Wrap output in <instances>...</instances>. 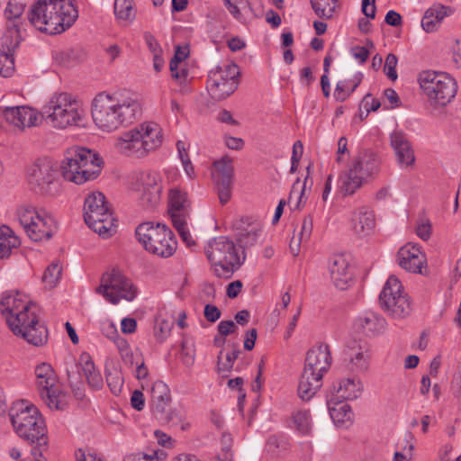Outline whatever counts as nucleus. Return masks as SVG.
<instances>
[{
  "label": "nucleus",
  "mask_w": 461,
  "mask_h": 461,
  "mask_svg": "<svg viewBox=\"0 0 461 461\" xmlns=\"http://www.w3.org/2000/svg\"><path fill=\"white\" fill-rule=\"evenodd\" d=\"M217 330L221 336L226 337L234 333L238 330V327L232 321H221L219 322Z\"/></svg>",
  "instance_id": "obj_55"
},
{
  "label": "nucleus",
  "mask_w": 461,
  "mask_h": 461,
  "mask_svg": "<svg viewBox=\"0 0 461 461\" xmlns=\"http://www.w3.org/2000/svg\"><path fill=\"white\" fill-rule=\"evenodd\" d=\"M240 354V350L239 349L238 346H236V348H234L232 351L226 353L225 360H222V358H221L222 350H221V352L218 356V363H217L218 372L219 373L230 372L233 367L234 361L238 358Z\"/></svg>",
  "instance_id": "obj_44"
},
{
  "label": "nucleus",
  "mask_w": 461,
  "mask_h": 461,
  "mask_svg": "<svg viewBox=\"0 0 461 461\" xmlns=\"http://www.w3.org/2000/svg\"><path fill=\"white\" fill-rule=\"evenodd\" d=\"M168 213L172 222L190 219V201L187 194L180 188H172L168 192Z\"/></svg>",
  "instance_id": "obj_24"
},
{
  "label": "nucleus",
  "mask_w": 461,
  "mask_h": 461,
  "mask_svg": "<svg viewBox=\"0 0 461 461\" xmlns=\"http://www.w3.org/2000/svg\"><path fill=\"white\" fill-rule=\"evenodd\" d=\"M390 144L394 150L396 160L402 168H407L414 165V150L403 131H393L390 134Z\"/></svg>",
  "instance_id": "obj_23"
},
{
  "label": "nucleus",
  "mask_w": 461,
  "mask_h": 461,
  "mask_svg": "<svg viewBox=\"0 0 461 461\" xmlns=\"http://www.w3.org/2000/svg\"><path fill=\"white\" fill-rule=\"evenodd\" d=\"M78 363L71 362L69 365L67 363V376L68 380L69 381L70 384L73 383H76L79 381L80 379V374L78 372Z\"/></svg>",
  "instance_id": "obj_60"
},
{
  "label": "nucleus",
  "mask_w": 461,
  "mask_h": 461,
  "mask_svg": "<svg viewBox=\"0 0 461 461\" xmlns=\"http://www.w3.org/2000/svg\"><path fill=\"white\" fill-rule=\"evenodd\" d=\"M369 346L362 340H349L343 350L344 361L354 373H364L368 369Z\"/></svg>",
  "instance_id": "obj_21"
},
{
  "label": "nucleus",
  "mask_w": 461,
  "mask_h": 461,
  "mask_svg": "<svg viewBox=\"0 0 461 461\" xmlns=\"http://www.w3.org/2000/svg\"><path fill=\"white\" fill-rule=\"evenodd\" d=\"M158 452L152 451L150 454L146 453H135L131 455H128L124 457L123 461H158L159 456H158Z\"/></svg>",
  "instance_id": "obj_52"
},
{
  "label": "nucleus",
  "mask_w": 461,
  "mask_h": 461,
  "mask_svg": "<svg viewBox=\"0 0 461 461\" xmlns=\"http://www.w3.org/2000/svg\"><path fill=\"white\" fill-rule=\"evenodd\" d=\"M311 167H312V164H309V166L306 168L307 176H305V178L303 180V186H302L301 190H299L297 188V185H299V182H300L299 179H297L295 181V183L293 185L292 191H291L290 195H289V202L292 201V198H293L294 195H297L298 196V202H297V203L295 205L296 209H299L302 204H304L306 203V200H307V197L305 195L306 190L307 189L311 190V188H312V186L313 185V181L310 177Z\"/></svg>",
  "instance_id": "obj_38"
},
{
  "label": "nucleus",
  "mask_w": 461,
  "mask_h": 461,
  "mask_svg": "<svg viewBox=\"0 0 461 461\" xmlns=\"http://www.w3.org/2000/svg\"><path fill=\"white\" fill-rule=\"evenodd\" d=\"M141 115V105L133 95L99 93L92 102V117L102 131L111 132L128 126Z\"/></svg>",
  "instance_id": "obj_2"
},
{
  "label": "nucleus",
  "mask_w": 461,
  "mask_h": 461,
  "mask_svg": "<svg viewBox=\"0 0 461 461\" xmlns=\"http://www.w3.org/2000/svg\"><path fill=\"white\" fill-rule=\"evenodd\" d=\"M185 416V415L183 411L174 409L167 413V420L171 426L177 427L181 421H184Z\"/></svg>",
  "instance_id": "obj_61"
},
{
  "label": "nucleus",
  "mask_w": 461,
  "mask_h": 461,
  "mask_svg": "<svg viewBox=\"0 0 461 461\" xmlns=\"http://www.w3.org/2000/svg\"><path fill=\"white\" fill-rule=\"evenodd\" d=\"M161 193L142 191L140 202L147 208H154L159 203Z\"/></svg>",
  "instance_id": "obj_49"
},
{
  "label": "nucleus",
  "mask_w": 461,
  "mask_h": 461,
  "mask_svg": "<svg viewBox=\"0 0 461 461\" xmlns=\"http://www.w3.org/2000/svg\"><path fill=\"white\" fill-rule=\"evenodd\" d=\"M0 312L16 336L30 344L41 346L47 341L48 331L39 321V308L18 291L5 292L0 300Z\"/></svg>",
  "instance_id": "obj_1"
},
{
  "label": "nucleus",
  "mask_w": 461,
  "mask_h": 461,
  "mask_svg": "<svg viewBox=\"0 0 461 461\" xmlns=\"http://www.w3.org/2000/svg\"><path fill=\"white\" fill-rule=\"evenodd\" d=\"M418 80L420 88L432 105L446 106L456 94V82L447 73L422 71L420 73Z\"/></svg>",
  "instance_id": "obj_13"
},
{
  "label": "nucleus",
  "mask_w": 461,
  "mask_h": 461,
  "mask_svg": "<svg viewBox=\"0 0 461 461\" xmlns=\"http://www.w3.org/2000/svg\"><path fill=\"white\" fill-rule=\"evenodd\" d=\"M144 39L149 51L152 53V56L163 54V50L159 43L151 33L146 32L144 34Z\"/></svg>",
  "instance_id": "obj_53"
},
{
  "label": "nucleus",
  "mask_w": 461,
  "mask_h": 461,
  "mask_svg": "<svg viewBox=\"0 0 461 461\" xmlns=\"http://www.w3.org/2000/svg\"><path fill=\"white\" fill-rule=\"evenodd\" d=\"M41 116L52 127L66 129L79 125L84 116V110L72 95L66 92L55 93L43 105Z\"/></svg>",
  "instance_id": "obj_8"
},
{
  "label": "nucleus",
  "mask_w": 461,
  "mask_h": 461,
  "mask_svg": "<svg viewBox=\"0 0 461 461\" xmlns=\"http://www.w3.org/2000/svg\"><path fill=\"white\" fill-rule=\"evenodd\" d=\"M221 448L212 461H232L233 454L231 452L232 438L230 434L223 433L221 438Z\"/></svg>",
  "instance_id": "obj_45"
},
{
  "label": "nucleus",
  "mask_w": 461,
  "mask_h": 461,
  "mask_svg": "<svg viewBox=\"0 0 461 461\" xmlns=\"http://www.w3.org/2000/svg\"><path fill=\"white\" fill-rule=\"evenodd\" d=\"M385 320L373 312H366L358 316L354 321V329L357 332L366 336H375L381 333L385 327Z\"/></svg>",
  "instance_id": "obj_29"
},
{
  "label": "nucleus",
  "mask_w": 461,
  "mask_h": 461,
  "mask_svg": "<svg viewBox=\"0 0 461 461\" xmlns=\"http://www.w3.org/2000/svg\"><path fill=\"white\" fill-rule=\"evenodd\" d=\"M329 269L334 285L340 290L347 289L348 283L353 279V273L347 257L342 254L334 255L330 259Z\"/></svg>",
  "instance_id": "obj_25"
},
{
  "label": "nucleus",
  "mask_w": 461,
  "mask_h": 461,
  "mask_svg": "<svg viewBox=\"0 0 461 461\" xmlns=\"http://www.w3.org/2000/svg\"><path fill=\"white\" fill-rule=\"evenodd\" d=\"M203 314L208 321L215 322L221 318V312L217 306L208 303L204 306Z\"/></svg>",
  "instance_id": "obj_57"
},
{
  "label": "nucleus",
  "mask_w": 461,
  "mask_h": 461,
  "mask_svg": "<svg viewBox=\"0 0 461 461\" xmlns=\"http://www.w3.org/2000/svg\"><path fill=\"white\" fill-rule=\"evenodd\" d=\"M26 3L9 0L5 9V31L0 38V76L11 77L14 70V52L22 41V27Z\"/></svg>",
  "instance_id": "obj_5"
},
{
  "label": "nucleus",
  "mask_w": 461,
  "mask_h": 461,
  "mask_svg": "<svg viewBox=\"0 0 461 461\" xmlns=\"http://www.w3.org/2000/svg\"><path fill=\"white\" fill-rule=\"evenodd\" d=\"M113 9L115 16L120 20L131 22L136 16L133 0H115Z\"/></svg>",
  "instance_id": "obj_39"
},
{
  "label": "nucleus",
  "mask_w": 461,
  "mask_h": 461,
  "mask_svg": "<svg viewBox=\"0 0 461 461\" xmlns=\"http://www.w3.org/2000/svg\"><path fill=\"white\" fill-rule=\"evenodd\" d=\"M295 429L301 434H308L311 430V415L309 411H297L293 415Z\"/></svg>",
  "instance_id": "obj_43"
},
{
  "label": "nucleus",
  "mask_w": 461,
  "mask_h": 461,
  "mask_svg": "<svg viewBox=\"0 0 461 461\" xmlns=\"http://www.w3.org/2000/svg\"><path fill=\"white\" fill-rule=\"evenodd\" d=\"M351 221L352 229L357 235L360 236L370 234L375 227L374 212L365 207L356 211Z\"/></svg>",
  "instance_id": "obj_32"
},
{
  "label": "nucleus",
  "mask_w": 461,
  "mask_h": 461,
  "mask_svg": "<svg viewBox=\"0 0 461 461\" xmlns=\"http://www.w3.org/2000/svg\"><path fill=\"white\" fill-rule=\"evenodd\" d=\"M438 24H439V22H435V18L426 11V13L421 20L422 28L426 32H434L435 30H437Z\"/></svg>",
  "instance_id": "obj_59"
},
{
  "label": "nucleus",
  "mask_w": 461,
  "mask_h": 461,
  "mask_svg": "<svg viewBox=\"0 0 461 461\" xmlns=\"http://www.w3.org/2000/svg\"><path fill=\"white\" fill-rule=\"evenodd\" d=\"M397 260L402 268L412 273H421L422 267L426 265L425 254L418 246L411 243H408L399 249Z\"/></svg>",
  "instance_id": "obj_26"
},
{
  "label": "nucleus",
  "mask_w": 461,
  "mask_h": 461,
  "mask_svg": "<svg viewBox=\"0 0 461 461\" xmlns=\"http://www.w3.org/2000/svg\"><path fill=\"white\" fill-rule=\"evenodd\" d=\"M375 0H362V13L370 19L375 17Z\"/></svg>",
  "instance_id": "obj_62"
},
{
  "label": "nucleus",
  "mask_w": 461,
  "mask_h": 461,
  "mask_svg": "<svg viewBox=\"0 0 461 461\" xmlns=\"http://www.w3.org/2000/svg\"><path fill=\"white\" fill-rule=\"evenodd\" d=\"M362 390L363 386L359 380L355 378L342 379L337 385L333 386V392L329 397L331 398V401H351L358 398Z\"/></svg>",
  "instance_id": "obj_30"
},
{
  "label": "nucleus",
  "mask_w": 461,
  "mask_h": 461,
  "mask_svg": "<svg viewBox=\"0 0 461 461\" xmlns=\"http://www.w3.org/2000/svg\"><path fill=\"white\" fill-rule=\"evenodd\" d=\"M327 405L330 418L336 425H344L351 422L354 417L351 407L345 402L328 397Z\"/></svg>",
  "instance_id": "obj_33"
},
{
  "label": "nucleus",
  "mask_w": 461,
  "mask_h": 461,
  "mask_svg": "<svg viewBox=\"0 0 461 461\" xmlns=\"http://www.w3.org/2000/svg\"><path fill=\"white\" fill-rule=\"evenodd\" d=\"M212 176L215 185L220 203L223 205L231 197L234 167L232 159L225 156L213 163Z\"/></svg>",
  "instance_id": "obj_20"
},
{
  "label": "nucleus",
  "mask_w": 461,
  "mask_h": 461,
  "mask_svg": "<svg viewBox=\"0 0 461 461\" xmlns=\"http://www.w3.org/2000/svg\"><path fill=\"white\" fill-rule=\"evenodd\" d=\"M20 240L6 225L0 227V258H8L20 246Z\"/></svg>",
  "instance_id": "obj_35"
},
{
  "label": "nucleus",
  "mask_w": 461,
  "mask_h": 461,
  "mask_svg": "<svg viewBox=\"0 0 461 461\" xmlns=\"http://www.w3.org/2000/svg\"><path fill=\"white\" fill-rule=\"evenodd\" d=\"M96 293L102 294L107 302L117 304L122 299L132 301L137 289L121 271L113 268L103 274Z\"/></svg>",
  "instance_id": "obj_17"
},
{
  "label": "nucleus",
  "mask_w": 461,
  "mask_h": 461,
  "mask_svg": "<svg viewBox=\"0 0 461 461\" xmlns=\"http://www.w3.org/2000/svg\"><path fill=\"white\" fill-rule=\"evenodd\" d=\"M205 253L219 277H231L242 264L234 242L225 236L215 238L209 242Z\"/></svg>",
  "instance_id": "obj_12"
},
{
  "label": "nucleus",
  "mask_w": 461,
  "mask_h": 461,
  "mask_svg": "<svg viewBox=\"0 0 461 461\" xmlns=\"http://www.w3.org/2000/svg\"><path fill=\"white\" fill-rule=\"evenodd\" d=\"M84 219L90 229L104 238L112 236L115 231V219L104 194L101 192H93L86 197Z\"/></svg>",
  "instance_id": "obj_11"
},
{
  "label": "nucleus",
  "mask_w": 461,
  "mask_h": 461,
  "mask_svg": "<svg viewBox=\"0 0 461 461\" xmlns=\"http://www.w3.org/2000/svg\"><path fill=\"white\" fill-rule=\"evenodd\" d=\"M398 63V59L393 53H390L387 55L385 59V63L384 66V72L387 76V77L392 80L395 81L398 77L397 72H396V66Z\"/></svg>",
  "instance_id": "obj_48"
},
{
  "label": "nucleus",
  "mask_w": 461,
  "mask_h": 461,
  "mask_svg": "<svg viewBox=\"0 0 461 461\" xmlns=\"http://www.w3.org/2000/svg\"><path fill=\"white\" fill-rule=\"evenodd\" d=\"M3 113L9 123L21 129L37 124L38 113L29 106L5 107Z\"/></svg>",
  "instance_id": "obj_27"
},
{
  "label": "nucleus",
  "mask_w": 461,
  "mask_h": 461,
  "mask_svg": "<svg viewBox=\"0 0 461 461\" xmlns=\"http://www.w3.org/2000/svg\"><path fill=\"white\" fill-rule=\"evenodd\" d=\"M312 228H313L312 217L311 215H308L303 221L299 237L301 239H303L304 240H307L312 234Z\"/></svg>",
  "instance_id": "obj_58"
},
{
  "label": "nucleus",
  "mask_w": 461,
  "mask_h": 461,
  "mask_svg": "<svg viewBox=\"0 0 461 461\" xmlns=\"http://www.w3.org/2000/svg\"><path fill=\"white\" fill-rule=\"evenodd\" d=\"M380 160L376 154L366 150L355 157L339 178V189L343 195H351L364 182L379 171Z\"/></svg>",
  "instance_id": "obj_9"
},
{
  "label": "nucleus",
  "mask_w": 461,
  "mask_h": 461,
  "mask_svg": "<svg viewBox=\"0 0 461 461\" xmlns=\"http://www.w3.org/2000/svg\"><path fill=\"white\" fill-rule=\"evenodd\" d=\"M9 417L17 435L30 444H35L32 448V456H41L48 446V437L43 418L38 409L22 401L10 408Z\"/></svg>",
  "instance_id": "obj_4"
},
{
  "label": "nucleus",
  "mask_w": 461,
  "mask_h": 461,
  "mask_svg": "<svg viewBox=\"0 0 461 461\" xmlns=\"http://www.w3.org/2000/svg\"><path fill=\"white\" fill-rule=\"evenodd\" d=\"M142 191L147 192H162L160 177L157 173H148L142 177Z\"/></svg>",
  "instance_id": "obj_46"
},
{
  "label": "nucleus",
  "mask_w": 461,
  "mask_h": 461,
  "mask_svg": "<svg viewBox=\"0 0 461 461\" xmlns=\"http://www.w3.org/2000/svg\"><path fill=\"white\" fill-rule=\"evenodd\" d=\"M78 365L81 367V370L83 371L85 376H86L87 375L92 373V371L96 369L91 356L86 352H83L79 356Z\"/></svg>",
  "instance_id": "obj_51"
},
{
  "label": "nucleus",
  "mask_w": 461,
  "mask_h": 461,
  "mask_svg": "<svg viewBox=\"0 0 461 461\" xmlns=\"http://www.w3.org/2000/svg\"><path fill=\"white\" fill-rule=\"evenodd\" d=\"M322 385V376L303 369L298 384V395L303 401L311 400Z\"/></svg>",
  "instance_id": "obj_31"
},
{
  "label": "nucleus",
  "mask_w": 461,
  "mask_h": 461,
  "mask_svg": "<svg viewBox=\"0 0 461 461\" xmlns=\"http://www.w3.org/2000/svg\"><path fill=\"white\" fill-rule=\"evenodd\" d=\"M135 234L148 252L158 257L169 258L176 249L175 235L165 224L143 222L136 228Z\"/></svg>",
  "instance_id": "obj_10"
},
{
  "label": "nucleus",
  "mask_w": 461,
  "mask_h": 461,
  "mask_svg": "<svg viewBox=\"0 0 461 461\" xmlns=\"http://www.w3.org/2000/svg\"><path fill=\"white\" fill-rule=\"evenodd\" d=\"M74 0H37L32 6L28 20L37 30L50 35L68 29L77 19Z\"/></svg>",
  "instance_id": "obj_3"
},
{
  "label": "nucleus",
  "mask_w": 461,
  "mask_h": 461,
  "mask_svg": "<svg viewBox=\"0 0 461 461\" xmlns=\"http://www.w3.org/2000/svg\"><path fill=\"white\" fill-rule=\"evenodd\" d=\"M315 14L322 19H330L338 7L339 1L333 0H310Z\"/></svg>",
  "instance_id": "obj_40"
},
{
  "label": "nucleus",
  "mask_w": 461,
  "mask_h": 461,
  "mask_svg": "<svg viewBox=\"0 0 461 461\" xmlns=\"http://www.w3.org/2000/svg\"><path fill=\"white\" fill-rule=\"evenodd\" d=\"M106 383L111 392L114 395H118L122 392V388L123 385V377L122 375L121 371L116 368L106 369Z\"/></svg>",
  "instance_id": "obj_41"
},
{
  "label": "nucleus",
  "mask_w": 461,
  "mask_h": 461,
  "mask_svg": "<svg viewBox=\"0 0 461 461\" xmlns=\"http://www.w3.org/2000/svg\"><path fill=\"white\" fill-rule=\"evenodd\" d=\"M174 68V70H170L172 77L178 80L180 84L185 83L188 78V69L183 67L181 64Z\"/></svg>",
  "instance_id": "obj_63"
},
{
  "label": "nucleus",
  "mask_w": 461,
  "mask_h": 461,
  "mask_svg": "<svg viewBox=\"0 0 461 461\" xmlns=\"http://www.w3.org/2000/svg\"><path fill=\"white\" fill-rule=\"evenodd\" d=\"M58 173L53 163L49 158H39L27 169V183L36 194L55 195L59 192L57 180Z\"/></svg>",
  "instance_id": "obj_14"
},
{
  "label": "nucleus",
  "mask_w": 461,
  "mask_h": 461,
  "mask_svg": "<svg viewBox=\"0 0 461 461\" xmlns=\"http://www.w3.org/2000/svg\"><path fill=\"white\" fill-rule=\"evenodd\" d=\"M85 58L86 52L80 47L64 49L53 54L56 63L64 68L74 67L82 62Z\"/></svg>",
  "instance_id": "obj_34"
},
{
  "label": "nucleus",
  "mask_w": 461,
  "mask_h": 461,
  "mask_svg": "<svg viewBox=\"0 0 461 461\" xmlns=\"http://www.w3.org/2000/svg\"><path fill=\"white\" fill-rule=\"evenodd\" d=\"M169 390L162 381H157L151 387V401L154 411L163 413L166 403L169 401Z\"/></svg>",
  "instance_id": "obj_36"
},
{
  "label": "nucleus",
  "mask_w": 461,
  "mask_h": 461,
  "mask_svg": "<svg viewBox=\"0 0 461 461\" xmlns=\"http://www.w3.org/2000/svg\"><path fill=\"white\" fill-rule=\"evenodd\" d=\"M38 390L50 409L63 410L67 405L66 394L56 387L57 376L49 363H41L35 368Z\"/></svg>",
  "instance_id": "obj_19"
},
{
  "label": "nucleus",
  "mask_w": 461,
  "mask_h": 461,
  "mask_svg": "<svg viewBox=\"0 0 461 461\" xmlns=\"http://www.w3.org/2000/svg\"><path fill=\"white\" fill-rule=\"evenodd\" d=\"M189 55L188 46H177L176 48L175 55L170 60V70H174L176 66L180 65Z\"/></svg>",
  "instance_id": "obj_50"
},
{
  "label": "nucleus",
  "mask_w": 461,
  "mask_h": 461,
  "mask_svg": "<svg viewBox=\"0 0 461 461\" xmlns=\"http://www.w3.org/2000/svg\"><path fill=\"white\" fill-rule=\"evenodd\" d=\"M18 219L28 237L33 241L49 240L56 229L54 219L47 212L33 207H23L18 211Z\"/></svg>",
  "instance_id": "obj_18"
},
{
  "label": "nucleus",
  "mask_w": 461,
  "mask_h": 461,
  "mask_svg": "<svg viewBox=\"0 0 461 461\" xmlns=\"http://www.w3.org/2000/svg\"><path fill=\"white\" fill-rule=\"evenodd\" d=\"M86 382L92 388L99 390L103 387L104 381L100 372L95 369L86 376Z\"/></svg>",
  "instance_id": "obj_56"
},
{
  "label": "nucleus",
  "mask_w": 461,
  "mask_h": 461,
  "mask_svg": "<svg viewBox=\"0 0 461 461\" xmlns=\"http://www.w3.org/2000/svg\"><path fill=\"white\" fill-rule=\"evenodd\" d=\"M417 235L423 240H428L431 234V224L429 220H422L416 227Z\"/></svg>",
  "instance_id": "obj_54"
},
{
  "label": "nucleus",
  "mask_w": 461,
  "mask_h": 461,
  "mask_svg": "<svg viewBox=\"0 0 461 461\" xmlns=\"http://www.w3.org/2000/svg\"><path fill=\"white\" fill-rule=\"evenodd\" d=\"M173 225L175 229L177 230L182 240L186 244L187 247L191 248L195 245V241L189 232L187 221L173 222Z\"/></svg>",
  "instance_id": "obj_47"
},
{
  "label": "nucleus",
  "mask_w": 461,
  "mask_h": 461,
  "mask_svg": "<svg viewBox=\"0 0 461 461\" xmlns=\"http://www.w3.org/2000/svg\"><path fill=\"white\" fill-rule=\"evenodd\" d=\"M102 170V159L91 149L83 147L68 149L60 165L63 178L77 185L95 179Z\"/></svg>",
  "instance_id": "obj_6"
},
{
  "label": "nucleus",
  "mask_w": 461,
  "mask_h": 461,
  "mask_svg": "<svg viewBox=\"0 0 461 461\" xmlns=\"http://www.w3.org/2000/svg\"><path fill=\"white\" fill-rule=\"evenodd\" d=\"M363 79V74L358 72L355 74L352 79L348 81H339L335 88L334 97L337 101H345L349 95L356 90Z\"/></svg>",
  "instance_id": "obj_37"
},
{
  "label": "nucleus",
  "mask_w": 461,
  "mask_h": 461,
  "mask_svg": "<svg viewBox=\"0 0 461 461\" xmlns=\"http://www.w3.org/2000/svg\"><path fill=\"white\" fill-rule=\"evenodd\" d=\"M62 272V267L59 263L50 264L42 276V281L49 288H53L59 283Z\"/></svg>",
  "instance_id": "obj_42"
},
{
  "label": "nucleus",
  "mask_w": 461,
  "mask_h": 461,
  "mask_svg": "<svg viewBox=\"0 0 461 461\" xmlns=\"http://www.w3.org/2000/svg\"><path fill=\"white\" fill-rule=\"evenodd\" d=\"M331 359L329 345L320 343L307 352L303 369L323 377L331 366Z\"/></svg>",
  "instance_id": "obj_22"
},
{
  "label": "nucleus",
  "mask_w": 461,
  "mask_h": 461,
  "mask_svg": "<svg viewBox=\"0 0 461 461\" xmlns=\"http://www.w3.org/2000/svg\"><path fill=\"white\" fill-rule=\"evenodd\" d=\"M382 309L395 319L405 318L411 312V303L400 280L391 276L379 295Z\"/></svg>",
  "instance_id": "obj_15"
},
{
  "label": "nucleus",
  "mask_w": 461,
  "mask_h": 461,
  "mask_svg": "<svg viewBox=\"0 0 461 461\" xmlns=\"http://www.w3.org/2000/svg\"><path fill=\"white\" fill-rule=\"evenodd\" d=\"M233 229L239 230L237 241L243 249L254 246L261 232V226L258 222H251L250 219L240 218L232 223Z\"/></svg>",
  "instance_id": "obj_28"
},
{
  "label": "nucleus",
  "mask_w": 461,
  "mask_h": 461,
  "mask_svg": "<svg viewBox=\"0 0 461 461\" xmlns=\"http://www.w3.org/2000/svg\"><path fill=\"white\" fill-rule=\"evenodd\" d=\"M131 404L137 411L143 410L144 405H145L144 395L140 391L135 390L132 393L131 397Z\"/></svg>",
  "instance_id": "obj_64"
},
{
  "label": "nucleus",
  "mask_w": 461,
  "mask_h": 461,
  "mask_svg": "<svg viewBox=\"0 0 461 461\" xmlns=\"http://www.w3.org/2000/svg\"><path fill=\"white\" fill-rule=\"evenodd\" d=\"M162 143V131L155 122H143L123 132L116 140L115 147L125 156L142 158L158 149Z\"/></svg>",
  "instance_id": "obj_7"
},
{
  "label": "nucleus",
  "mask_w": 461,
  "mask_h": 461,
  "mask_svg": "<svg viewBox=\"0 0 461 461\" xmlns=\"http://www.w3.org/2000/svg\"><path fill=\"white\" fill-rule=\"evenodd\" d=\"M239 76V67L234 63H226L212 69L206 84L210 96L215 101L226 99L237 89Z\"/></svg>",
  "instance_id": "obj_16"
}]
</instances>
